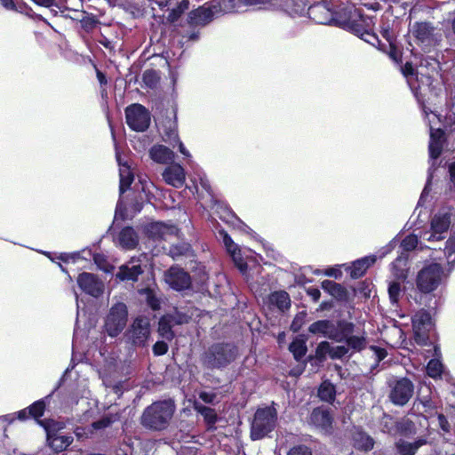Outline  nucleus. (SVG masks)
Instances as JSON below:
<instances>
[{
  "mask_svg": "<svg viewBox=\"0 0 455 455\" xmlns=\"http://www.w3.org/2000/svg\"><path fill=\"white\" fill-rule=\"evenodd\" d=\"M120 419V415L118 413H108L104 415L100 419L93 421L92 423V427L95 430H100L110 427L113 423L118 421Z\"/></svg>",
  "mask_w": 455,
  "mask_h": 455,
  "instance_id": "38",
  "label": "nucleus"
},
{
  "mask_svg": "<svg viewBox=\"0 0 455 455\" xmlns=\"http://www.w3.org/2000/svg\"><path fill=\"white\" fill-rule=\"evenodd\" d=\"M308 422L325 435H330L333 433L334 418L328 407L322 405L314 408L308 417Z\"/></svg>",
  "mask_w": 455,
  "mask_h": 455,
  "instance_id": "11",
  "label": "nucleus"
},
{
  "mask_svg": "<svg viewBox=\"0 0 455 455\" xmlns=\"http://www.w3.org/2000/svg\"><path fill=\"white\" fill-rule=\"evenodd\" d=\"M349 348L346 347V345H339L336 347H331V358L335 359H342L346 355L349 357Z\"/></svg>",
  "mask_w": 455,
  "mask_h": 455,
  "instance_id": "55",
  "label": "nucleus"
},
{
  "mask_svg": "<svg viewBox=\"0 0 455 455\" xmlns=\"http://www.w3.org/2000/svg\"><path fill=\"white\" fill-rule=\"evenodd\" d=\"M451 226V213L438 212L434 215L430 222L431 234L428 241H440L444 238L443 233H446Z\"/></svg>",
  "mask_w": 455,
  "mask_h": 455,
  "instance_id": "17",
  "label": "nucleus"
},
{
  "mask_svg": "<svg viewBox=\"0 0 455 455\" xmlns=\"http://www.w3.org/2000/svg\"><path fill=\"white\" fill-rule=\"evenodd\" d=\"M387 292L391 304H397L402 292L401 283L397 281H392L388 284Z\"/></svg>",
  "mask_w": 455,
  "mask_h": 455,
  "instance_id": "48",
  "label": "nucleus"
},
{
  "mask_svg": "<svg viewBox=\"0 0 455 455\" xmlns=\"http://www.w3.org/2000/svg\"><path fill=\"white\" fill-rule=\"evenodd\" d=\"M277 416V411L274 404L258 408L251 424V439L258 441L268 436L276 427Z\"/></svg>",
  "mask_w": 455,
  "mask_h": 455,
  "instance_id": "3",
  "label": "nucleus"
},
{
  "mask_svg": "<svg viewBox=\"0 0 455 455\" xmlns=\"http://www.w3.org/2000/svg\"><path fill=\"white\" fill-rule=\"evenodd\" d=\"M175 410V403L171 399L154 402L144 409L140 425L149 431H164L169 427Z\"/></svg>",
  "mask_w": 455,
  "mask_h": 455,
  "instance_id": "1",
  "label": "nucleus"
},
{
  "mask_svg": "<svg viewBox=\"0 0 455 455\" xmlns=\"http://www.w3.org/2000/svg\"><path fill=\"white\" fill-rule=\"evenodd\" d=\"M376 256H365L359 259L355 260L352 266L346 268V271L349 273L351 278L358 279L363 276L367 269L376 262Z\"/></svg>",
  "mask_w": 455,
  "mask_h": 455,
  "instance_id": "22",
  "label": "nucleus"
},
{
  "mask_svg": "<svg viewBox=\"0 0 455 455\" xmlns=\"http://www.w3.org/2000/svg\"><path fill=\"white\" fill-rule=\"evenodd\" d=\"M139 293L146 296L147 304L151 309H160V300L156 297L153 289H151L150 287L142 288L139 291Z\"/></svg>",
  "mask_w": 455,
  "mask_h": 455,
  "instance_id": "40",
  "label": "nucleus"
},
{
  "mask_svg": "<svg viewBox=\"0 0 455 455\" xmlns=\"http://www.w3.org/2000/svg\"><path fill=\"white\" fill-rule=\"evenodd\" d=\"M269 303L276 307L280 311L284 312L291 307L290 295L285 291H276L268 297Z\"/></svg>",
  "mask_w": 455,
  "mask_h": 455,
  "instance_id": "30",
  "label": "nucleus"
},
{
  "mask_svg": "<svg viewBox=\"0 0 455 455\" xmlns=\"http://www.w3.org/2000/svg\"><path fill=\"white\" fill-rule=\"evenodd\" d=\"M149 155L152 160L159 164H168L174 158L173 151L164 145L153 146Z\"/></svg>",
  "mask_w": 455,
  "mask_h": 455,
  "instance_id": "28",
  "label": "nucleus"
},
{
  "mask_svg": "<svg viewBox=\"0 0 455 455\" xmlns=\"http://www.w3.org/2000/svg\"><path fill=\"white\" fill-rule=\"evenodd\" d=\"M415 342L421 347L428 345L430 331L435 327L431 314L427 309L418 310L411 317Z\"/></svg>",
  "mask_w": 455,
  "mask_h": 455,
  "instance_id": "7",
  "label": "nucleus"
},
{
  "mask_svg": "<svg viewBox=\"0 0 455 455\" xmlns=\"http://www.w3.org/2000/svg\"><path fill=\"white\" fill-rule=\"evenodd\" d=\"M193 272V279L201 287L204 286L209 279V275L205 270V267L202 264H197Z\"/></svg>",
  "mask_w": 455,
  "mask_h": 455,
  "instance_id": "46",
  "label": "nucleus"
},
{
  "mask_svg": "<svg viewBox=\"0 0 455 455\" xmlns=\"http://www.w3.org/2000/svg\"><path fill=\"white\" fill-rule=\"evenodd\" d=\"M443 268L439 263H430L419 271L416 277L417 289L421 293L435 291L441 283Z\"/></svg>",
  "mask_w": 455,
  "mask_h": 455,
  "instance_id": "5",
  "label": "nucleus"
},
{
  "mask_svg": "<svg viewBox=\"0 0 455 455\" xmlns=\"http://www.w3.org/2000/svg\"><path fill=\"white\" fill-rule=\"evenodd\" d=\"M38 425L45 430L46 440H48L49 437L55 436L58 435L60 430L64 428V423L52 419H43L42 421H39Z\"/></svg>",
  "mask_w": 455,
  "mask_h": 455,
  "instance_id": "34",
  "label": "nucleus"
},
{
  "mask_svg": "<svg viewBox=\"0 0 455 455\" xmlns=\"http://www.w3.org/2000/svg\"><path fill=\"white\" fill-rule=\"evenodd\" d=\"M287 455H313L312 449L306 444H297L290 449Z\"/></svg>",
  "mask_w": 455,
  "mask_h": 455,
  "instance_id": "58",
  "label": "nucleus"
},
{
  "mask_svg": "<svg viewBox=\"0 0 455 455\" xmlns=\"http://www.w3.org/2000/svg\"><path fill=\"white\" fill-rule=\"evenodd\" d=\"M235 262V267L241 271L245 272L248 268L247 263L244 261L241 255V250L238 248V251H234V253H229Z\"/></svg>",
  "mask_w": 455,
  "mask_h": 455,
  "instance_id": "56",
  "label": "nucleus"
},
{
  "mask_svg": "<svg viewBox=\"0 0 455 455\" xmlns=\"http://www.w3.org/2000/svg\"><path fill=\"white\" fill-rule=\"evenodd\" d=\"M445 140V132L443 129H431L430 141L428 145L430 158L437 159L442 155Z\"/></svg>",
  "mask_w": 455,
  "mask_h": 455,
  "instance_id": "21",
  "label": "nucleus"
},
{
  "mask_svg": "<svg viewBox=\"0 0 455 455\" xmlns=\"http://www.w3.org/2000/svg\"><path fill=\"white\" fill-rule=\"evenodd\" d=\"M419 240L416 235L410 234L406 235L401 242V247L405 251H413L418 245Z\"/></svg>",
  "mask_w": 455,
  "mask_h": 455,
  "instance_id": "54",
  "label": "nucleus"
},
{
  "mask_svg": "<svg viewBox=\"0 0 455 455\" xmlns=\"http://www.w3.org/2000/svg\"><path fill=\"white\" fill-rule=\"evenodd\" d=\"M77 284L85 293L99 298L104 291L103 283L94 274L83 272L77 277Z\"/></svg>",
  "mask_w": 455,
  "mask_h": 455,
  "instance_id": "16",
  "label": "nucleus"
},
{
  "mask_svg": "<svg viewBox=\"0 0 455 455\" xmlns=\"http://www.w3.org/2000/svg\"><path fill=\"white\" fill-rule=\"evenodd\" d=\"M343 26L358 37L363 38L366 32L374 28L375 22L373 17L365 16L360 11H355L354 17L345 20Z\"/></svg>",
  "mask_w": 455,
  "mask_h": 455,
  "instance_id": "13",
  "label": "nucleus"
},
{
  "mask_svg": "<svg viewBox=\"0 0 455 455\" xmlns=\"http://www.w3.org/2000/svg\"><path fill=\"white\" fill-rule=\"evenodd\" d=\"M134 175L130 168L127 166L124 169L120 170V184H119V192L120 195L124 194L127 191L132 183L133 182Z\"/></svg>",
  "mask_w": 455,
  "mask_h": 455,
  "instance_id": "39",
  "label": "nucleus"
},
{
  "mask_svg": "<svg viewBox=\"0 0 455 455\" xmlns=\"http://www.w3.org/2000/svg\"><path fill=\"white\" fill-rule=\"evenodd\" d=\"M120 245L127 250H132L139 244V236L132 227L123 228L118 234Z\"/></svg>",
  "mask_w": 455,
  "mask_h": 455,
  "instance_id": "26",
  "label": "nucleus"
},
{
  "mask_svg": "<svg viewBox=\"0 0 455 455\" xmlns=\"http://www.w3.org/2000/svg\"><path fill=\"white\" fill-rule=\"evenodd\" d=\"M98 24H100V20L93 14H86L80 20L81 28L86 33L93 31Z\"/></svg>",
  "mask_w": 455,
  "mask_h": 455,
  "instance_id": "47",
  "label": "nucleus"
},
{
  "mask_svg": "<svg viewBox=\"0 0 455 455\" xmlns=\"http://www.w3.org/2000/svg\"><path fill=\"white\" fill-rule=\"evenodd\" d=\"M380 33L388 43L394 42V36L391 32V27L388 21L384 22L383 19L381 20Z\"/></svg>",
  "mask_w": 455,
  "mask_h": 455,
  "instance_id": "60",
  "label": "nucleus"
},
{
  "mask_svg": "<svg viewBox=\"0 0 455 455\" xmlns=\"http://www.w3.org/2000/svg\"><path fill=\"white\" fill-rule=\"evenodd\" d=\"M150 334L149 320L146 316L138 315L126 330L124 336L133 347H145Z\"/></svg>",
  "mask_w": 455,
  "mask_h": 455,
  "instance_id": "8",
  "label": "nucleus"
},
{
  "mask_svg": "<svg viewBox=\"0 0 455 455\" xmlns=\"http://www.w3.org/2000/svg\"><path fill=\"white\" fill-rule=\"evenodd\" d=\"M399 66H400V70H401L403 76L406 78L411 77L417 74L416 69L414 68L411 61H407L403 65L402 63Z\"/></svg>",
  "mask_w": 455,
  "mask_h": 455,
  "instance_id": "61",
  "label": "nucleus"
},
{
  "mask_svg": "<svg viewBox=\"0 0 455 455\" xmlns=\"http://www.w3.org/2000/svg\"><path fill=\"white\" fill-rule=\"evenodd\" d=\"M321 401L332 403L336 398V387L330 380L323 381L317 390Z\"/></svg>",
  "mask_w": 455,
  "mask_h": 455,
  "instance_id": "32",
  "label": "nucleus"
},
{
  "mask_svg": "<svg viewBox=\"0 0 455 455\" xmlns=\"http://www.w3.org/2000/svg\"><path fill=\"white\" fill-rule=\"evenodd\" d=\"M190 2L189 0H181L180 1L175 7H173L168 16L167 20L170 23L177 22L182 14L189 9Z\"/></svg>",
  "mask_w": 455,
  "mask_h": 455,
  "instance_id": "36",
  "label": "nucleus"
},
{
  "mask_svg": "<svg viewBox=\"0 0 455 455\" xmlns=\"http://www.w3.org/2000/svg\"><path fill=\"white\" fill-rule=\"evenodd\" d=\"M307 314L306 311L297 313L291 323L290 329L293 332H299L306 323Z\"/></svg>",
  "mask_w": 455,
  "mask_h": 455,
  "instance_id": "52",
  "label": "nucleus"
},
{
  "mask_svg": "<svg viewBox=\"0 0 455 455\" xmlns=\"http://www.w3.org/2000/svg\"><path fill=\"white\" fill-rule=\"evenodd\" d=\"M435 27L428 21H416L412 25V35L417 41L425 43L429 41L434 34Z\"/></svg>",
  "mask_w": 455,
  "mask_h": 455,
  "instance_id": "25",
  "label": "nucleus"
},
{
  "mask_svg": "<svg viewBox=\"0 0 455 455\" xmlns=\"http://www.w3.org/2000/svg\"><path fill=\"white\" fill-rule=\"evenodd\" d=\"M362 39L369 43L370 44L376 46L379 50L381 49V47L385 46V44H381V41L379 40V36L374 33L373 28L366 32L364 34L363 38Z\"/></svg>",
  "mask_w": 455,
  "mask_h": 455,
  "instance_id": "57",
  "label": "nucleus"
},
{
  "mask_svg": "<svg viewBox=\"0 0 455 455\" xmlns=\"http://www.w3.org/2000/svg\"><path fill=\"white\" fill-rule=\"evenodd\" d=\"M219 218L229 225H235V222H242L232 209L227 205H220L217 208Z\"/></svg>",
  "mask_w": 455,
  "mask_h": 455,
  "instance_id": "37",
  "label": "nucleus"
},
{
  "mask_svg": "<svg viewBox=\"0 0 455 455\" xmlns=\"http://www.w3.org/2000/svg\"><path fill=\"white\" fill-rule=\"evenodd\" d=\"M236 345L231 342L212 344L202 355L203 364L208 369H224L238 356Z\"/></svg>",
  "mask_w": 455,
  "mask_h": 455,
  "instance_id": "2",
  "label": "nucleus"
},
{
  "mask_svg": "<svg viewBox=\"0 0 455 455\" xmlns=\"http://www.w3.org/2000/svg\"><path fill=\"white\" fill-rule=\"evenodd\" d=\"M0 4L7 11L15 12H23L24 8H28L26 3L18 4L14 0H0Z\"/></svg>",
  "mask_w": 455,
  "mask_h": 455,
  "instance_id": "53",
  "label": "nucleus"
},
{
  "mask_svg": "<svg viewBox=\"0 0 455 455\" xmlns=\"http://www.w3.org/2000/svg\"><path fill=\"white\" fill-rule=\"evenodd\" d=\"M191 250V246L188 243H179L172 244L169 249V255L173 259H177L181 256L187 255Z\"/></svg>",
  "mask_w": 455,
  "mask_h": 455,
  "instance_id": "42",
  "label": "nucleus"
},
{
  "mask_svg": "<svg viewBox=\"0 0 455 455\" xmlns=\"http://www.w3.org/2000/svg\"><path fill=\"white\" fill-rule=\"evenodd\" d=\"M339 323L340 319L337 321L329 319L317 320L309 325L308 332L335 341L339 334Z\"/></svg>",
  "mask_w": 455,
  "mask_h": 455,
  "instance_id": "14",
  "label": "nucleus"
},
{
  "mask_svg": "<svg viewBox=\"0 0 455 455\" xmlns=\"http://www.w3.org/2000/svg\"><path fill=\"white\" fill-rule=\"evenodd\" d=\"M219 235L222 239V242L228 253H234V251H238V245L232 240L225 229H220Z\"/></svg>",
  "mask_w": 455,
  "mask_h": 455,
  "instance_id": "51",
  "label": "nucleus"
},
{
  "mask_svg": "<svg viewBox=\"0 0 455 455\" xmlns=\"http://www.w3.org/2000/svg\"><path fill=\"white\" fill-rule=\"evenodd\" d=\"M136 261L140 262V259ZM144 273V269L140 263L129 266L124 264L119 267L116 275V278L123 282H137L139 276Z\"/></svg>",
  "mask_w": 455,
  "mask_h": 455,
  "instance_id": "23",
  "label": "nucleus"
},
{
  "mask_svg": "<svg viewBox=\"0 0 455 455\" xmlns=\"http://www.w3.org/2000/svg\"><path fill=\"white\" fill-rule=\"evenodd\" d=\"M427 443V439L423 437L418 438L413 443L400 439L395 443V448L399 455H415L418 450Z\"/></svg>",
  "mask_w": 455,
  "mask_h": 455,
  "instance_id": "27",
  "label": "nucleus"
},
{
  "mask_svg": "<svg viewBox=\"0 0 455 455\" xmlns=\"http://www.w3.org/2000/svg\"><path fill=\"white\" fill-rule=\"evenodd\" d=\"M321 287L337 301L346 302L348 299V291L342 284L331 280H323Z\"/></svg>",
  "mask_w": 455,
  "mask_h": 455,
  "instance_id": "24",
  "label": "nucleus"
},
{
  "mask_svg": "<svg viewBox=\"0 0 455 455\" xmlns=\"http://www.w3.org/2000/svg\"><path fill=\"white\" fill-rule=\"evenodd\" d=\"M50 395H47L44 398H41L39 400H36V402L32 403L29 406L18 411L16 412V418L20 421H27L28 419H34L37 424H39V421H42L41 418L44 416L46 406H47V401L49 400Z\"/></svg>",
  "mask_w": 455,
  "mask_h": 455,
  "instance_id": "15",
  "label": "nucleus"
},
{
  "mask_svg": "<svg viewBox=\"0 0 455 455\" xmlns=\"http://www.w3.org/2000/svg\"><path fill=\"white\" fill-rule=\"evenodd\" d=\"M168 344L164 340L156 341L152 347L153 354L156 356L164 355L168 352Z\"/></svg>",
  "mask_w": 455,
  "mask_h": 455,
  "instance_id": "59",
  "label": "nucleus"
},
{
  "mask_svg": "<svg viewBox=\"0 0 455 455\" xmlns=\"http://www.w3.org/2000/svg\"><path fill=\"white\" fill-rule=\"evenodd\" d=\"M165 282L177 291H183L191 288L192 276L179 266H172L165 272Z\"/></svg>",
  "mask_w": 455,
  "mask_h": 455,
  "instance_id": "12",
  "label": "nucleus"
},
{
  "mask_svg": "<svg viewBox=\"0 0 455 455\" xmlns=\"http://www.w3.org/2000/svg\"><path fill=\"white\" fill-rule=\"evenodd\" d=\"M158 332L161 337L171 341L174 339L175 334L169 320L162 317L159 321Z\"/></svg>",
  "mask_w": 455,
  "mask_h": 455,
  "instance_id": "43",
  "label": "nucleus"
},
{
  "mask_svg": "<svg viewBox=\"0 0 455 455\" xmlns=\"http://www.w3.org/2000/svg\"><path fill=\"white\" fill-rule=\"evenodd\" d=\"M289 350L296 361H300L307 354V347L306 341L302 339H295L289 345Z\"/></svg>",
  "mask_w": 455,
  "mask_h": 455,
  "instance_id": "35",
  "label": "nucleus"
},
{
  "mask_svg": "<svg viewBox=\"0 0 455 455\" xmlns=\"http://www.w3.org/2000/svg\"><path fill=\"white\" fill-rule=\"evenodd\" d=\"M165 136L167 137L166 140H169L170 143H172V140L175 141L179 145V151L185 156H190L189 152L185 148L183 143L180 140L178 132L175 128H171L169 131L165 132Z\"/></svg>",
  "mask_w": 455,
  "mask_h": 455,
  "instance_id": "49",
  "label": "nucleus"
},
{
  "mask_svg": "<svg viewBox=\"0 0 455 455\" xmlns=\"http://www.w3.org/2000/svg\"><path fill=\"white\" fill-rule=\"evenodd\" d=\"M388 44V50L385 48L386 46L381 47L380 50L383 51L384 52H387L389 58L395 63H396L397 65H401L403 63V51L396 46L395 42H390Z\"/></svg>",
  "mask_w": 455,
  "mask_h": 455,
  "instance_id": "44",
  "label": "nucleus"
},
{
  "mask_svg": "<svg viewBox=\"0 0 455 455\" xmlns=\"http://www.w3.org/2000/svg\"><path fill=\"white\" fill-rule=\"evenodd\" d=\"M144 196L142 193H140L139 196H135L134 199L132 200L131 204V208L135 213L140 212L144 206Z\"/></svg>",
  "mask_w": 455,
  "mask_h": 455,
  "instance_id": "62",
  "label": "nucleus"
},
{
  "mask_svg": "<svg viewBox=\"0 0 455 455\" xmlns=\"http://www.w3.org/2000/svg\"><path fill=\"white\" fill-rule=\"evenodd\" d=\"M128 322V308L124 302H116L111 306L104 320V330L111 337H117L125 328Z\"/></svg>",
  "mask_w": 455,
  "mask_h": 455,
  "instance_id": "6",
  "label": "nucleus"
},
{
  "mask_svg": "<svg viewBox=\"0 0 455 455\" xmlns=\"http://www.w3.org/2000/svg\"><path fill=\"white\" fill-rule=\"evenodd\" d=\"M127 9L140 10L144 0H118Z\"/></svg>",
  "mask_w": 455,
  "mask_h": 455,
  "instance_id": "63",
  "label": "nucleus"
},
{
  "mask_svg": "<svg viewBox=\"0 0 455 455\" xmlns=\"http://www.w3.org/2000/svg\"><path fill=\"white\" fill-rule=\"evenodd\" d=\"M331 356V345L328 341L320 342L316 348L315 357L320 362L323 363L326 359V355Z\"/></svg>",
  "mask_w": 455,
  "mask_h": 455,
  "instance_id": "50",
  "label": "nucleus"
},
{
  "mask_svg": "<svg viewBox=\"0 0 455 455\" xmlns=\"http://www.w3.org/2000/svg\"><path fill=\"white\" fill-rule=\"evenodd\" d=\"M142 80L146 86L153 89L156 88V85L158 84L160 81V76L156 70L150 68L144 71L142 75Z\"/></svg>",
  "mask_w": 455,
  "mask_h": 455,
  "instance_id": "45",
  "label": "nucleus"
},
{
  "mask_svg": "<svg viewBox=\"0 0 455 455\" xmlns=\"http://www.w3.org/2000/svg\"><path fill=\"white\" fill-rule=\"evenodd\" d=\"M195 408L196 411L203 416L204 420L207 426V429H216L215 424L218 421V415L216 411L213 408L205 405H196Z\"/></svg>",
  "mask_w": 455,
  "mask_h": 455,
  "instance_id": "33",
  "label": "nucleus"
},
{
  "mask_svg": "<svg viewBox=\"0 0 455 455\" xmlns=\"http://www.w3.org/2000/svg\"><path fill=\"white\" fill-rule=\"evenodd\" d=\"M445 251L451 256L455 253V235L449 237L445 243Z\"/></svg>",
  "mask_w": 455,
  "mask_h": 455,
  "instance_id": "64",
  "label": "nucleus"
},
{
  "mask_svg": "<svg viewBox=\"0 0 455 455\" xmlns=\"http://www.w3.org/2000/svg\"><path fill=\"white\" fill-rule=\"evenodd\" d=\"M164 181L177 188L185 183V170L180 164L169 165L163 172Z\"/></svg>",
  "mask_w": 455,
  "mask_h": 455,
  "instance_id": "20",
  "label": "nucleus"
},
{
  "mask_svg": "<svg viewBox=\"0 0 455 455\" xmlns=\"http://www.w3.org/2000/svg\"><path fill=\"white\" fill-rule=\"evenodd\" d=\"M168 229L163 222H151L144 226L143 232L149 239L159 241L164 238Z\"/></svg>",
  "mask_w": 455,
  "mask_h": 455,
  "instance_id": "29",
  "label": "nucleus"
},
{
  "mask_svg": "<svg viewBox=\"0 0 455 455\" xmlns=\"http://www.w3.org/2000/svg\"><path fill=\"white\" fill-rule=\"evenodd\" d=\"M74 438L72 435H60L49 437L47 443L49 446L57 453L64 451L72 444Z\"/></svg>",
  "mask_w": 455,
  "mask_h": 455,
  "instance_id": "31",
  "label": "nucleus"
},
{
  "mask_svg": "<svg viewBox=\"0 0 455 455\" xmlns=\"http://www.w3.org/2000/svg\"><path fill=\"white\" fill-rule=\"evenodd\" d=\"M390 387L388 398L397 406L405 405L414 394V385L407 377L395 379L388 383Z\"/></svg>",
  "mask_w": 455,
  "mask_h": 455,
  "instance_id": "9",
  "label": "nucleus"
},
{
  "mask_svg": "<svg viewBox=\"0 0 455 455\" xmlns=\"http://www.w3.org/2000/svg\"><path fill=\"white\" fill-rule=\"evenodd\" d=\"M427 374L432 379L441 378L443 365L438 359H430L427 365Z\"/></svg>",
  "mask_w": 455,
  "mask_h": 455,
  "instance_id": "41",
  "label": "nucleus"
},
{
  "mask_svg": "<svg viewBox=\"0 0 455 455\" xmlns=\"http://www.w3.org/2000/svg\"><path fill=\"white\" fill-rule=\"evenodd\" d=\"M126 124L135 132H145L150 125V113L141 104L134 103L128 106L125 110Z\"/></svg>",
  "mask_w": 455,
  "mask_h": 455,
  "instance_id": "10",
  "label": "nucleus"
},
{
  "mask_svg": "<svg viewBox=\"0 0 455 455\" xmlns=\"http://www.w3.org/2000/svg\"><path fill=\"white\" fill-rule=\"evenodd\" d=\"M339 334L336 342H345L346 347L349 348V358L355 354L361 353L367 347V337L365 333L362 335H354L355 325L354 323L346 319H340L339 326Z\"/></svg>",
  "mask_w": 455,
  "mask_h": 455,
  "instance_id": "4",
  "label": "nucleus"
},
{
  "mask_svg": "<svg viewBox=\"0 0 455 455\" xmlns=\"http://www.w3.org/2000/svg\"><path fill=\"white\" fill-rule=\"evenodd\" d=\"M213 16L212 9L203 5L188 12L187 22L191 28L204 27L212 20Z\"/></svg>",
  "mask_w": 455,
  "mask_h": 455,
  "instance_id": "19",
  "label": "nucleus"
},
{
  "mask_svg": "<svg viewBox=\"0 0 455 455\" xmlns=\"http://www.w3.org/2000/svg\"><path fill=\"white\" fill-rule=\"evenodd\" d=\"M353 447L360 451L369 452L374 448L375 441L361 427L354 426L350 429Z\"/></svg>",
  "mask_w": 455,
  "mask_h": 455,
  "instance_id": "18",
  "label": "nucleus"
}]
</instances>
